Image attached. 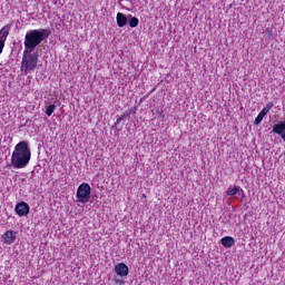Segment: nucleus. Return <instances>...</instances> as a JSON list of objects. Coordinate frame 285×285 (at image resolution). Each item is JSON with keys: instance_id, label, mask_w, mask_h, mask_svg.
Returning <instances> with one entry per match:
<instances>
[{"instance_id": "obj_5", "label": "nucleus", "mask_w": 285, "mask_h": 285, "mask_svg": "<svg viewBox=\"0 0 285 285\" xmlns=\"http://www.w3.org/2000/svg\"><path fill=\"white\" fill-rule=\"evenodd\" d=\"M8 35H10V26L6 24L0 30V55L3 52V48H6V41L8 40Z\"/></svg>"}, {"instance_id": "obj_14", "label": "nucleus", "mask_w": 285, "mask_h": 285, "mask_svg": "<svg viewBox=\"0 0 285 285\" xmlns=\"http://www.w3.org/2000/svg\"><path fill=\"white\" fill-rule=\"evenodd\" d=\"M238 191H239V187H234V188L227 190V195L233 197V196L237 195Z\"/></svg>"}, {"instance_id": "obj_6", "label": "nucleus", "mask_w": 285, "mask_h": 285, "mask_svg": "<svg viewBox=\"0 0 285 285\" xmlns=\"http://www.w3.org/2000/svg\"><path fill=\"white\" fill-rule=\"evenodd\" d=\"M16 213L19 217H26L30 213V205L26 202L18 203L16 205Z\"/></svg>"}, {"instance_id": "obj_2", "label": "nucleus", "mask_w": 285, "mask_h": 285, "mask_svg": "<svg viewBox=\"0 0 285 285\" xmlns=\"http://www.w3.org/2000/svg\"><path fill=\"white\" fill-rule=\"evenodd\" d=\"M48 37H50L48 29H33L28 31L24 36V55H30V52L35 51V48L46 41Z\"/></svg>"}, {"instance_id": "obj_16", "label": "nucleus", "mask_w": 285, "mask_h": 285, "mask_svg": "<svg viewBox=\"0 0 285 285\" xmlns=\"http://www.w3.org/2000/svg\"><path fill=\"white\" fill-rule=\"evenodd\" d=\"M273 106H275V104H273V101H269V102H267V105L264 108H265V110H267L269 112L271 109L273 108Z\"/></svg>"}, {"instance_id": "obj_12", "label": "nucleus", "mask_w": 285, "mask_h": 285, "mask_svg": "<svg viewBox=\"0 0 285 285\" xmlns=\"http://www.w3.org/2000/svg\"><path fill=\"white\" fill-rule=\"evenodd\" d=\"M129 27L130 28H137L139 26V19L137 17L129 16Z\"/></svg>"}, {"instance_id": "obj_10", "label": "nucleus", "mask_w": 285, "mask_h": 285, "mask_svg": "<svg viewBox=\"0 0 285 285\" xmlns=\"http://www.w3.org/2000/svg\"><path fill=\"white\" fill-rule=\"evenodd\" d=\"M220 242L225 248H232V246H235V238H233L230 236H226V237L222 238Z\"/></svg>"}, {"instance_id": "obj_17", "label": "nucleus", "mask_w": 285, "mask_h": 285, "mask_svg": "<svg viewBox=\"0 0 285 285\" xmlns=\"http://www.w3.org/2000/svg\"><path fill=\"white\" fill-rule=\"evenodd\" d=\"M124 119H126V115H122L120 117L117 118L115 126H117L118 124H121V121H124Z\"/></svg>"}, {"instance_id": "obj_15", "label": "nucleus", "mask_w": 285, "mask_h": 285, "mask_svg": "<svg viewBox=\"0 0 285 285\" xmlns=\"http://www.w3.org/2000/svg\"><path fill=\"white\" fill-rule=\"evenodd\" d=\"M263 119H264V118H262V116L258 115V116L255 118V120H254V125H255V126H259V124H262Z\"/></svg>"}, {"instance_id": "obj_7", "label": "nucleus", "mask_w": 285, "mask_h": 285, "mask_svg": "<svg viewBox=\"0 0 285 285\" xmlns=\"http://www.w3.org/2000/svg\"><path fill=\"white\" fill-rule=\"evenodd\" d=\"M2 239L4 242V244H14L16 239H17V233L12 232V230H7L3 235H2Z\"/></svg>"}, {"instance_id": "obj_3", "label": "nucleus", "mask_w": 285, "mask_h": 285, "mask_svg": "<svg viewBox=\"0 0 285 285\" xmlns=\"http://www.w3.org/2000/svg\"><path fill=\"white\" fill-rule=\"evenodd\" d=\"M77 199L80 204H88L90 202V185L82 183L77 189Z\"/></svg>"}, {"instance_id": "obj_18", "label": "nucleus", "mask_w": 285, "mask_h": 285, "mask_svg": "<svg viewBox=\"0 0 285 285\" xmlns=\"http://www.w3.org/2000/svg\"><path fill=\"white\" fill-rule=\"evenodd\" d=\"M236 195H239V197H244V189H242L240 187H238V191Z\"/></svg>"}, {"instance_id": "obj_1", "label": "nucleus", "mask_w": 285, "mask_h": 285, "mask_svg": "<svg viewBox=\"0 0 285 285\" xmlns=\"http://www.w3.org/2000/svg\"><path fill=\"white\" fill-rule=\"evenodd\" d=\"M31 158L32 151L30 150V145H28V141L22 140L14 146L9 166L16 170H21L30 164Z\"/></svg>"}, {"instance_id": "obj_20", "label": "nucleus", "mask_w": 285, "mask_h": 285, "mask_svg": "<svg viewBox=\"0 0 285 285\" xmlns=\"http://www.w3.org/2000/svg\"><path fill=\"white\" fill-rule=\"evenodd\" d=\"M258 116H261V118H263V119H264V117H266V116H264V114H262V111L258 114Z\"/></svg>"}, {"instance_id": "obj_8", "label": "nucleus", "mask_w": 285, "mask_h": 285, "mask_svg": "<svg viewBox=\"0 0 285 285\" xmlns=\"http://www.w3.org/2000/svg\"><path fill=\"white\" fill-rule=\"evenodd\" d=\"M115 272L120 276V277H126L128 276V266L124 263H118L115 266Z\"/></svg>"}, {"instance_id": "obj_11", "label": "nucleus", "mask_w": 285, "mask_h": 285, "mask_svg": "<svg viewBox=\"0 0 285 285\" xmlns=\"http://www.w3.org/2000/svg\"><path fill=\"white\" fill-rule=\"evenodd\" d=\"M285 131V121H281L276 125H274L273 127V132H275V135H282Z\"/></svg>"}, {"instance_id": "obj_4", "label": "nucleus", "mask_w": 285, "mask_h": 285, "mask_svg": "<svg viewBox=\"0 0 285 285\" xmlns=\"http://www.w3.org/2000/svg\"><path fill=\"white\" fill-rule=\"evenodd\" d=\"M39 61V58L37 53H23L22 58V66L21 68H24V70H35L37 68V63Z\"/></svg>"}, {"instance_id": "obj_13", "label": "nucleus", "mask_w": 285, "mask_h": 285, "mask_svg": "<svg viewBox=\"0 0 285 285\" xmlns=\"http://www.w3.org/2000/svg\"><path fill=\"white\" fill-rule=\"evenodd\" d=\"M55 110H57V105H49L46 109V115L48 117H52V112H55Z\"/></svg>"}, {"instance_id": "obj_9", "label": "nucleus", "mask_w": 285, "mask_h": 285, "mask_svg": "<svg viewBox=\"0 0 285 285\" xmlns=\"http://www.w3.org/2000/svg\"><path fill=\"white\" fill-rule=\"evenodd\" d=\"M116 21H117L118 28H124V26L128 23V17H126V14L121 12H118L116 16Z\"/></svg>"}, {"instance_id": "obj_19", "label": "nucleus", "mask_w": 285, "mask_h": 285, "mask_svg": "<svg viewBox=\"0 0 285 285\" xmlns=\"http://www.w3.org/2000/svg\"><path fill=\"white\" fill-rule=\"evenodd\" d=\"M261 114H263L264 116H267V115H268V110L265 109V108H263L262 111H261Z\"/></svg>"}]
</instances>
